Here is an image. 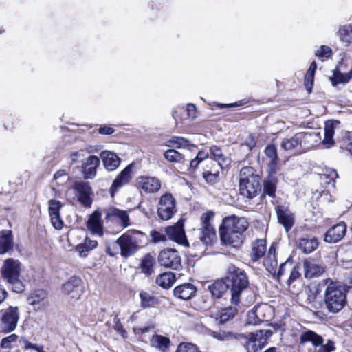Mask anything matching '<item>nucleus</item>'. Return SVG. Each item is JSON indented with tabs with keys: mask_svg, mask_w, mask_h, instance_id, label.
<instances>
[{
	"mask_svg": "<svg viewBox=\"0 0 352 352\" xmlns=\"http://www.w3.org/2000/svg\"><path fill=\"white\" fill-rule=\"evenodd\" d=\"M144 237V234L140 231L128 230L116 241L109 243L107 246L106 252L111 256L120 254L123 257H129L139 249Z\"/></svg>",
	"mask_w": 352,
	"mask_h": 352,
	"instance_id": "1",
	"label": "nucleus"
},
{
	"mask_svg": "<svg viewBox=\"0 0 352 352\" xmlns=\"http://www.w3.org/2000/svg\"><path fill=\"white\" fill-rule=\"evenodd\" d=\"M22 263L19 259L8 258L3 261L1 267L2 278L10 286L14 292L21 293L25 290V285L20 280Z\"/></svg>",
	"mask_w": 352,
	"mask_h": 352,
	"instance_id": "2",
	"label": "nucleus"
},
{
	"mask_svg": "<svg viewBox=\"0 0 352 352\" xmlns=\"http://www.w3.org/2000/svg\"><path fill=\"white\" fill-rule=\"evenodd\" d=\"M239 191L241 195L249 199L256 197L261 191L260 177L253 168L245 166L241 169Z\"/></svg>",
	"mask_w": 352,
	"mask_h": 352,
	"instance_id": "3",
	"label": "nucleus"
},
{
	"mask_svg": "<svg viewBox=\"0 0 352 352\" xmlns=\"http://www.w3.org/2000/svg\"><path fill=\"white\" fill-rule=\"evenodd\" d=\"M324 304L329 312L336 314L346 304V290L337 283L331 281L324 292Z\"/></svg>",
	"mask_w": 352,
	"mask_h": 352,
	"instance_id": "4",
	"label": "nucleus"
},
{
	"mask_svg": "<svg viewBox=\"0 0 352 352\" xmlns=\"http://www.w3.org/2000/svg\"><path fill=\"white\" fill-rule=\"evenodd\" d=\"M227 279L231 284V302L234 305H238L241 292L249 285L248 278L241 269L236 268L235 266H230L228 268Z\"/></svg>",
	"mask_w": 352,
	"mask_h": 352,
	"instance_id": "5",
	"label": "nucleus"
},
{
	"mask_svg": "<svg viewBox=\"0 0 352 352\" xmlns=\"http://www.w3.org/2000/svg\"><path fill=\"white\" fill-rule=\"evenodd\" d=\"M214 216L213 212L208 211L201 217L199 239L206 245H211L216 239V232L212 225Z\"/></svg>",
	"mask_w": 352,
	"mask_h": 352,
	"instance_id": "6",
	"label": "nucleus"
},
{
	"mask_svg": "<svg viewBox=\"0 0 352 352\" xmlns=\"http://www.w3.org/2000/svg\"><path fill=\"white\" fill-rule=\"evenodd\" d=\"M19 320L18 307L10 306L0 312V331L10 333L15 330Z\"/></svg>",
	"mask_w": 352,
	"mask_h": 352,
	"instance_id": "7",
	"label": "nucleus"
},
{
	"mask_svg": "<svg viewBox=\"0 0 352 352\" xmlns=\"http://www.w3.org/2000/svg\"><path fill=\"white\" fill-rule=\"evenodd\" d=\"M176 201L170 193L162 195L157 205V216L163 221L170 219L176 212Z\"/></svg>",
	"mask_w": 352,
	"mask_h": 352,
	"instance_id": "8",
	"label": "nucleus"
},
{
	"mask_svg": "<svg viewBox=\"0 0 352 352\" xmlns=\"http://www.w3.org/2000/svg\"><path fill=\"white\" fill-rule=\"evenodd\" d=\"M162 181L155 176L140 175L136 179L137 188L146 194H156L162 188Z\"/></svg>",
	"mask_w": 352,
	"mask_h": 352,
	"instance_id": "9",
	"label": "nucleus"
},
{
	"mask_svg": "<svg viewBox=\"0 0 352 352\" xmlns=\"http://www.w3.org/2000/svg\"><path fill=\"white\" fill-rule=\"evenodd\" d=\"M158 261L166 267L178 270L181 267V257L175 249L166 248L162 250L158 256Z\"/></svg>",
	"mask_w": 352,
	"mask_h": 352,
	"instance_id": "10",
	"label": "nucleus"
},
{
	"mask_svg": "<svg viewBox=\"0 0 352 352\" xmlns=\"http://www.w3.org/2000/svg\"><path fill=\"white\" fill-rule=\"evenodd\" d=\"M61 289L63 293L69 296L71 299L78 300L83 293L82 281L78 277L72 276L62 285Z\"/></svg>",
	"mask_w": 352,
	"mask_h": 352,
	"instance_id": "11",
	"label": "nucleus"
},
{
	"mask_svg": "<svg viewBox=\"0 0 352 352\" xmlns=\"http://www.w3.org/2000/svg\"><path fill=\"white\" fill-rule=\"evenodd\" d=\"M28 303L36 311H43L49 305L47 292L44 289H36L27 298Z\"/></svg>",
	"mask_w": 352,
	"mask_h": 352,
	"instance_id": "12",
	"label": "nucleus"
},
{
	"mask_svg": "<svg viewBox=\"0 0 352 352\" xmlns=\"http://www.w3.org/2000/svg\"><path fill=\"white\" fill-rule=\"evenodd\" d=\"M165 232L170 240L186 247L189 246L182 221H178L174 226L166 228Z\"/></svg>",
	"mask_w": 352,
	"mask_h": 352,
	"instance_id": "13",
	"label": "nucleus"
},
{
	"mask_svg": "<svg viewBox=\"0 0 352 352\" xmlns=\"http://www.w3.org/2000/svg\"><path fill=\"white\" fill-rule=\"evenodd\" d=\"M311 137V133H298L290 138H284L281 142L280 146L285 151H292L298 146L305 144Z\"/></svg>",
	"mask_w": 352,
	"mask_h": 352,
	"instance_id": "14",
	"label": "nucleus"
},
{
	"mask_svg": "<svg viewBox=\"0 0 352 352\" xmlns=\"http://www.w3.org/2000/svg\"><path fill=\"white\" fill-rule=\"evenodd\" d=\"M249 223L244 217H238L235 215L226 217L223 220L222 228L232 231H236V233H243L248 229Z\"/></svg>",
	"mask_w": 352,
	"mask_h": 352,
	"instance_id": "15",
	"label": "nucleus"
},
{
	"mask_svg": "<svg viewBox=\"0 0 352 352\" xmlns=\"http://www.w3.org/2000/svg\"><path fill=\"white\" fill-rule=\"evenodd\" d=\"M276 212L278 222L282 224L287 232H288L293 226L294 223V214L288 208L284 206H278L276 208Z\"/></svg>",
	"mask_w": 352,
	"mask_h": 352,
	"instance_id": "16",
	"label": "nucleus"
},
{
	"mask_svg": "<svg viewBox=\"0 0 352 352\" xmlns=\"http://www.w3.org/2000/svg\"><path fill=\"white\" fill-rule=\"evenodd\" d=\"M270 307L266 304L255 306L247 314V323L252 325H258L261 321L267 319L265 315L263 314L265 311L270 310Z\"/></svg>",
	"mask_w": 352,
	"mask_h": 352,
	"instance_id": "17",
	"label": "nucleus"
},
{
	"mask_svg": "<svg viewBox=\"0 0 352 352\" xmlns=\"http://www.w3.org/2000/svg\"><path fill=\"white\" fill-rule=\"evenodd\" d=\"M132 164L128 165L115 179L111 186L112 196L120 188L127 184L131 181L132 178Z\"/></svg>",
	"mask_w": 352,
	"mask_h": 352,
	"instance_id": "18",
	"label": "nucleus"
},
{
	"mask_svg": "<svg viewBox=\"0 0 352 352\" xmlns=\"http://www.w3.org/2000/svg\"><path fill=\"white\" fill-rule=\"evenodd\" d=\"M346 226L341 222L331 228L326 233L324 240L326 242L336 243L340 241L346 234Z\"/></svg>",
	"mask_w": 352,
	"mask_h": 352,
	"instance_id": "19",
	"label": "nucleus"
},
{
	"mask_svg": "<svg viewBox=\"0 0 352 352\" xmlns=\"http://www.w3.org/2000/svg\"><path fill=\"white\" fill-rule=\"evenodd\" d=\"M87 227L93 234L102 236L103 235V222L101 213L98 211L94 212L87 222Z\"/></svg>",
	"mask_w": 352,
	"mask_h": 352,
	"instance_id": "20",
	"label": "nucleus"
},
{
	"mask_svg": "<svg viewBox=\"0 0 352 352\" xmlns=\"http://www.w3.org/2000/svg\"><path fill=\"white\" fill-rule=\"evenodd\" d=\"M221 240L225 244L238 247L242 243V234L236 233V231H232L222 227L219 229Z\"/></svg>",
	"mask_w": 352,
	"mask_h": 352,
	"instance_id": "21",
	"label": "nucleus"
},
{
	"mask_svg": "<svg viewBox=\"0 0 352 352\" xmlns=\"http://www.w3.org/2000/svg\"><path fill=\"white\" fill-rule=\"evenodd\" d=\"M100 160L95 155H91L82 165V173L85 179H94L96 176L97 168L100 166Z\"/></svg>",
	"mask_w": 352,
	"mask_h": 352,
	"instance_id": "22",
	"label": "nucleus"
},
{
	"mask_svg": "<svg viewBox=\"0 0 352 352\" xmlns=\"http://www.w3.org/2000/svg\"><path fill=\"white\" fill-rule=\"evenodd\" d=\"M197 292V288L191 283H184L175 287L174 296L179 299L187 300L193 298Z\"/></svg>",
	"mask_w": 352,
	"mask_h": 352,
	"instance_id": "23",
	"label": "nucleus"
},
{
	"mask_svg": "<svg viewBox=\"0 0 352 352\" xmlns=\"http://www.w3.org/2000/svg\"><path fill=\"white\" fill-rule=\"evenodd\" d=\"M107 218L116 219L118 221V223L124 228H126L130 226V219L128 212L126 210H122L116 208H111L107 212Z\"/></svg>",
	"mask_w": 352,
	"mask_h": 352,
	"instance_id": "24",
	"label": "nucleus"
},
{
	"mask_svg": "<svg viewBox=\"0 0 352 352\" xmlns=\"http://www.w3.org/2000/svg\"><path fill=\"white\" fill-rule=\"evenodd\" d=\"M103 165L109 171L115 170L120 164L119 157L114 153L104 151L100 153Z\"/></svg>",
	"mask_w": 352,
	"mask_h": 352,
	"instance_id": "25",
	"label": "nucleus"
},
{
	"mask_svg": "<svg viewBox=\"0 0 352 352\" xmlns=\"http://www.w3.org/2000/svg\"><path fill=\"white\" fill-rule=\"evenodd\" d=\"M303 266L305 276L308 278L320 276L324 272V267L318 264L313 260H306L304 262Z\"/></svg>",
	"mask_w": 352,
	"mask_h": 352,
	"instance_id": "26",
	"label": "nucleus"
},
{
	"mask_svg": "<svg viewBox=\"0 0 352 352\" xmlns=\"http://www.w3.org/2000/svg\"><path fill=\"white\" fill-rule=\"evenodd\" d=\"M340 122L338 120L327 121L325 122L324 126V138L322 140V143L327 145V147H330L334 144V140L333 139L335 129L339 126Z\"/></svg>",
	"mask_w": 352,
	"mask_h": 352,
	"instance_id": "27",
	"label": "nucleus"
},
{
	"mask_svg": "<svg viewBox=\"0 0 352 352\" xmlns=\"http://www.w3.org/2000/svg\"><path fill=\"white\" fill-rule=\"evenodd\" d=\"M263 265L270 273L276 274L278 261L276 257V248L274 245L270 246L264 259Z\"/></svg>",
	"mask_w": 352,
	"mask_h": 352,
	"instance_id": "28",
	"label": "nucleus"
},
{
	"mask_svg": "<svg viewBox=\"0 0 352 352\" xmlns=\"http://www.w3.org/2000/svg\"><path fill=\"white\" fill-rule=\"evenodd\" d=\"M14 243L10 230L0 232V254H3L13 248Z\"/></svg>",
	"mask_w": 352,
	"mask_h": 352,
	"instance_id": "29",
	"label": "nucleus"
},
{
	"mask_svg": "<svg viewBox=\"0 0 352 352\" xmlns=\"http://www.w3.org/2000/svg\"><path fill=\"white\" fill-rule=\"evenodd\" d=\"M210 153L212 158L217 162L221 168L227 167L230 164V158L223 153L220 147L212 146L210 148Z\"/></svg>",
	"mask_w": 352,
	"mask_h": 352,
	"instance_id": "30",
	"label": "nucleus"
},
{
	"mask_svg": "<svg viewBox=\"0 0 352 352\" xmlns=\"http://www.w3.org/2000/svg\"><path fill=\"white\" fill-rule=\"evenodd\" d=\"M318 246V241L315 237H302L299 239L298 248L306 254H309Z\"/></svg>",
	"mask_w": 352,
	"mask_h": 352,
	"instance_id": "31",
	"label": "nucleus"
},
{
	"mask_svg": "<svg viewBox=\"0 0 352 352\" xmlns=\"http://www.w3.org/2000/svg\"><path fill=\"white\" fill-rule=\"evenodd\" d=\"M98 245V242L96 240H91L89 238L86 237L84 242L76 246V250L78 252L80 257H86L88 252Z\"/></svg>",
	"mask_w": 352,
	"mask_h": 352,
	"instance_id": "32",
	"label": "nucleus"
},
{
	"mask_svg": "<svg viewBox=\"0 0 352 352\" xmlns=\"http://www.w3.org/2000/svg\"><path fill=\"white\" fill-rule=\"evenodd\" d=\"M278 179L275 176H267L263 181V195L274 198L276 196Z\"/></svg>",
	"mask_w": 352,
	"mask_h": 352,
	"instance_id": "33",
	"label": "nucleus"
},
{
	"mask_svg": "<svg viewBox=\"0 0 352 352\" xmlns=\"http://www.w3.org/2000/svg\"><path fill=\"white\" fill-rule=\"evenodd\" d=\"M266 252V241L265 240L258 239L252 243V259L254 261H258L260 258L264 256Z\"/></svg>",
	"mask_w": 352,
	"mask_h": 352,
	"instance_id": "34",
	"label": "nucleus"
},
{
	"mask_svg": "<svg viewBox=\"0 0 352 352\" xmlns=\"http://www.w3.org/2000/svg\"><path fill=\"white\" fill-rule=\"evenodd\" d=\"M323 341V338L320 335H318L313 331L307 330L303 332L300 335V344H305V342H311L312 344L317 347V346L321 344Z\"/></svg>",
	"mask_w": 352,
	"mask_h": 352,
	"instance_id": "35",
	"label": "nucleus"
},
{
	"mask_svg": "<svg viewBox=\"0 0 352 352\" xmlns=\"http://www.w3.org/2000/svg\"><path fill=\"white\" fill-rule=\"evenodd\" d=\"M175 281V274L170 272H164L159 275L155 280L156 284L164 289L170 288L173 285Z\"/></svg>",
	"mask_w": 352,
	"mask_h": 352,
	"instance_id": "36",
	"label": "nucleus"
},
{
	"mask_svg": "<svg viewBox=\"0 0 352 352\" xmlns=\"http://www.w3.org/2000/svg\"><path fill=\"white\" fill-rule=\"evenodd\" d=\"M228 285L222 280H218L210 285L208 289L212 295L215 298H221L227 291Z\"/></svg>",
	"mask_w": 352,
	"mask_h": 352,
	"instance_id": "37",
	"label": "nucleus"
},
{
	"mask_svg": "<svg viewBox=\"0 0 352 352\" xmlns=\"http://www.w3.org/2000/svg\"><path fill=\"white\" fill-rule=\"evenodd\" d=\"M333 76L330 77V80L333 86L339 83L348 82L352 78V69L347 73L342 74L338 69L333 70Z\"/></svg>",
	"mask_w": 352,
	"mask_h": 352,
	"instance_id": "38",
	"label": "nucleus"
},
{
	"mask_svg": "<svg viewBox=\"0 0 352 352\" xmlns=\"http://www.w3.org/2000/svg\"><path fill=\"white\" fill-rule=\"evenodd\" d=\"M151 344L153 346L165 352L170 344V340L164 336L155 335L151 340Z\"/></svg>",
	"mask_w": 352,
	"mask_h": 352,
	"instance_id": "39",
	"label": "nucleus"
},
{
	"mask_svg": "<svg viewBox=\"0 0 352 352\" xmlns=\"http://www.w3.org/2000/svg\"><path fill=\"white\" fill-rule=\"evenodd\" d=\"M164 157L168 161L175 163L184 162V155L177 151L175 149H168L164 153Z\"/></svg>",
	"mask_w": 352,
	"mask_h": 352,
	"instance_id": "40",
	"label": "nucleus"
},
{
	"mask_svg": "<svg viewBox=\"0 0 352 352\" xmlns=\"http://www.w3.org/2000/svg\"><path fill=\"white\" fill-rule=\"evenodd\" d=\"M140 297L141 298V305L143 307H154L158 303L157 299L147 292H140Z\"/></svg>",
	"mask_w": 352,
	"mask_h": 352,
	"instance_id": "41",
	"label": "nucleus"
},
{
	"mask_svg": "<svg viewBox=\"0 0 352 352\" xmlns=\"http://www.w3.org/2000/svg\"><path fill=\"white\" fill-rule=\"evenodd\" d=\"M155 263V258L151 255L144 257L141 263L142 271L146 274H151L153 272V267Z\"/></svg>",
	"mask_w": 352,
	"mask_h": 352,
	"instance_id": "42",
	"label": "nucleus"
},
{
	"mask_svg": "<svg viewBox=\"0 0 352 352\" xmlns=\"http://www.w3.org/2000/svg\"><path fill=\"white\" fill-rule=\"evenodd\" d=\"M236 313V309L229 307L222 309L219 315V322L224 323L232 319Z\"/></svg>",
	"mask_w": 352,
	"mask_h": 352,
	"instance_id": "43",
	"label": "nucleus"
},
{
	"mask_svg": "<svg viewBox=\"0 0 352 352\" xmlns=\"http://www.w3.org/2000/svg\"><path fill=\"white\" fill-rule=\"evenodd\" d=\"M170 145L169 146H173L175 148H188L190 147H194L193 145H190L187 140L184 138L177 137L169 141Z\"/></svg>",
	"mask_w": 352,
	"mask_h": 352,
	"instance_id": "44",
	"label": "nucleus"
},
{
	"mask_svg": "<svg viewBox=\"0 0 352 352\" xmlns=\"http://www.w3.org/2000/svg\"><path fill=\"white\" fill-rule=\"evenodd\" d=\"M48 212L50 216L60 214V210L63 206L60 201L50 199L48 202Z\"/></svg>",
	"mask_w": 352,
	"mask_h": 352,
	"instance_id": "45",
	"label": "nucleus"
},
{
	"mask_svg": "<svg viewBox=\"0 0 352 352\" xmlns=\"http://www.w3.org/2000/svg\"><path fill=\"white\" fill-rule=\"evenodd\" d=\"M74 188L78 192V195L91 194V192L89 184L84 182H76L74 186Z\"/></svg>",
	"mask_w": 352,
	"mask_h": 352,
	"instance_id": "46",
	"label": "nucleus"
},
{
	"mask_svg": "<svg viewBox=\"0 0 352 352\" xmlns=\"http://www.w3.org/2000/svg\"><path fill=\"white\" fill-rule=\"evenodd\" d=\"M176 352H200L194 344L182 342L178 346Z\"/></svg>",
	"mask_w": 352,
	"mask_h": 352,
	"instance_id": "47",
	"label": "nucleus"
},
{
	"mask_svg": "<svg viewBox=\"0 0 352 352\" xmlns=\"http://www.w3.org/2000/svg\"><path fill=\"white\" fill-rule=\"evenodd\" d=\"M317 346L318 347L317 352H332L336 350L335 344L331 340H328L325 344L322 342Z\"/></svg>",
	"mask_w": 352,
	"mask_h": 352,
	"instance_id": "48",
	"label": "nucleus"
},
{
	"mask_svg": "<svg viewBox=\"0 0 352 352\" xmlns=\"http://www.w3.org/2000/svg\"><path fill=\"white\" fill-rule=\"evenodd\" d=\"M265 153L270 160H278L277 149L275 145H268L265 149Z\"/></svg>",
	"mask_w": 352,
	"mask_h": 352,
	"instance_id": "49",
	"label": "nucleus"
},
{
	"mask_svg": "<svg viewBox=\"0 0 352 352\" xmlns=\"http://www.w3.org/2000/svg\"><path fill=\"white\" fill-rule=\"evenodd\" d=\"M351 30V28L350 26L343 27L339 29L338 34L342 41L346 43H349L351 41V36L349 35Z\"/></svg>",
	"mask_w": 352,
	"mask_h": 352,
	"instance_id": "50",
	"label": "nucleus"
},
{
	"mask_svg": "<svg viewBox=\"0 0 352 352\" xmlns=\"http://www.w3.org/2000/svg\"><path fill=\"white\" fill-rule=\"evenodd\" d=\"M314 75L315 74L311 73V72H307L305 76V86L306 87L307 91L309 93H311L312 91V87L314 81Z\"/></svg>",
	"mask_w": 352,
	"mask_h": 352,
	"instance_id": "51",
	"label": "nucleus"
},
{
	"mask_svg": "<svg viewBox=\"0 0 352 352\" xmlns=\"http://www.w3.org/2000/svg\"><path fill=\"white\" fill-rule=\"evenodd\" d=\"M150 235L152 238V241L155 243L160 242H165L167 240V235L160 231L153 230L151 232Z\"/></svg>",
	"mask_w": 352,
	"mask_h": 352,
	"instance_id": "52",
	"label": "nucleus"
},
{
	"mask_svg": "<svg viewBox=\"0 0 352 352\" xmlns=\"http://www.w3.org/2000/svg\"><path fill=\"white\" fill-rule=\"evenodd\" d=\"M52 225L56 230H61L63 228L64 223L60 217V214L50 216Z\"/></svg>",
	"mask_w": 352,
	"mask_h": 352,
	"instance_id": "53",
	"label": "nucleus"
},
{
	"mask_svg": "<svg viewBox=\"0 0 352 352\" xmlns=\"http://www.w3.org/2000/svg\"><path fill=\"white\" fill-rule=\"evenodd\" d=\"M113 323H114V325H113L114 329L118 333H120L122 338H126V331L123 328V326L120 322V318L117 316H116L113 318Z\"/></svg>",
	"mask_w": 352,
	"mask_h": 352,
	"instance_id": "54",
	"label": "nucleus"
},
{
	"mask_svg": "<svg viewBox=\"0 0 352 352\" xmlns=\"http://www.w3.org/2000/svg\"><path fill=\"white\" fill-rule=\"evenodd\" d=\"M18 338V336L16 334H11L3 339H2L1 342V346L2 348L7 349L11 346V344L12 342H15Z\"/></svg>",
	"mask_w": 352,
	"mask_h": 352,
	"instance_id": "55",
	"label": "nucleus"
},
{
	"mask_svg": "<svg viewBox=\"0 0 352 352\" xmlns=\"http://www.w3.org/2000/svg\"><path fill=\"white\" fill-rule=\"evenodd\" d=\"M203 175L208 183L213 184L217 180L219 172L211 173L209 170H206L203 173Z\"/></svg>",
	"mask_w": 352,
	"mask_h": 352,
	"instance_id": "56",
	"label": "nucleus"
},
{
	"mask_svg": "<svg viewBox=\"0 0 352 352\" xmlns=\"http://www.w3.org/2000/svg\"><path fill=\"white\" fill-rule=\"evenodd\" d=\"M331 54V50L330 47L322 45L320 47L319 50H318L316 52V56L318 57H325L328 58Z\"/></svg>",
	"mask_w": 352,
	"mask_h": 352,
	"instance_id": "57",
	"label": "nucleus"
},
{
	"mask_svg": "<svg viewBox=\"0 0 352 352\" xmlns=\"http://www.w3.org/2000/svg\"><path fill=\"white\" fill-rule=\"evenodd\" d=\"M278 169V160H270L268 162V176H274Z\"/></svg>",
	"mask_w": 352,
	"mask_h": 352,
	"instance_id": "58",
	"label": "nucleus"
},
{
	"mask_svg": "<svg viewBox=\"0 0 352 352\" xmlns=\"http://www.w3.org/2000/svg\"><path fill=\"white\" fill-rule=\"evenodd\" d=\"M78 201L85 206H90L91 201L90 194H84L78 195Z\"/></svg>",
	"mask_w": 352,
	"mask_h": 352,
	"instance_id": "59",
	"label": "nucleus"
},
{
	"mask_svg": "<svg viewBox=\"0 0 352 352\" xmlns=\"http://www.w3.org/2000/svg\"><path fill=\"white\" fill-rule=\"evenodd\" d=\"M186 111L188 118L194 119L196 118L197 109L196 107L193 104H188L186 107Z\"/></svg>",
	"mask_w": 352,
	"mask_h": 352,
	"instance_id": "60",
	"label": "nucleus"
},
{
	"mask_svg": "<svg viewBox=\"0 0 352 352\" xmlns=\"http://www.w3.org/2000/svg\"><path fill=\"white\" fill-rule=\"evenodd\" d=\"M290 267H291L290 274H289V279H288L289 284H291L292 283L295 281L299 277V276H300V273L296 270V267H292V266H290Z\"/></svg>",
	"mask_w": 352,
	"mask_h": 352,
	"instance_id": "61",
	"label": "nucleus"
},
{
	"mask_svg": "<svg viewBox=\"0 0 352 352\" xmlns=\"http://www.w3.org/2000/svg\"><path fill=\"white\" fill-rule=\"evenodd\" d=\"M85 156L84 151L82 150L74 152L70 155V159L72 163H75L79 160V159L83 158Z\"/></svg>",
	"mask_w": 352,
	"mask_h": 352,
	"instance_id": "62",
	"label": "nucleus"
},
{
	"mask_svg": "<svg viewBox=\"0 0 352 352\" xmlns=\"http://www.w3.org/2000/svg\"><path fill=\"white\" fill-rule=\"evenodd\" d=\"M210 335H212L214 338L219 340H223L226 339L229 336L228 333L222 331H211Z\"/></svg>",
	"mask_w": 352,
	"mask_h": 352,
	"instance_id": "63",
	"label": "nucleus"
},
{
	"mask_svg": "<svg viewBox=\"0 0 352 352\" xmlns=\"http://www.w3.org/2000/svg\"><path fill=\"white\" fill-rule=\"evenodd\" d=\"M114 129L110 126H102L99 129V133L103 135H111L113 133Z\"/></svg>",
	"mask_w": 352,
	"mask_h": 352,
	"instance_id": "64",
	"label": "nucleus"
}]
</instances>
